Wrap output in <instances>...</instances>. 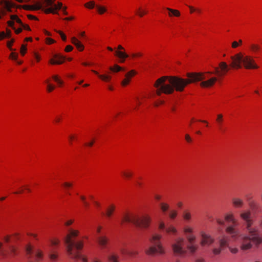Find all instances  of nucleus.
Segmentation results:
<instances>
[{"label": "nucleus", "mask_w": 262, "mask_h": 262, "mask_svg": "<svg viewBox=\"0 0 262 262\" xmlns=\"http://www.w3.org/2000/svg\"><path fill=\"white\" fill-rule=\"evenodd\" d=\"M208 75L207 73H188V78L187 79L176 76H162L158 78L154 84V87L157 89L156 94L158 96L162 93L171 94L174 90L182 92L188 84L206 79L208 77Z\"/></svg>", "instance_id": "f257e3e1"}, {"label": "nucleus", "mask_w": 262, "mask_h": 262, "mask_svg": "<svg viewBox=\"0 0 262 262\" xmlns=\"http://www.w3.org/2000/svg\"><path fill=\"white\" fill-rule=\"evenodd\" d=\"M80 232L78 230L69 228L66 236L64 242L68 254L76 259L81 260L82 262H88L87 258L81 253L83 247L84 242L88 239V236H83L77 240Z\"/></svg>", "instance_id": "f03ea898"}, {"label": "nucleus", "mask_w": 262, "mask_h": 262, "mask_svg": "<svg viewBox=\"0 0 262 262\" xmlns=\"http://www.w3.org/2000/svg\"><path fill=\"white\" fill-rule=\"evenodd\" d=\"M231 60L230 67L234 69L244 68L247 70H251L259 68L253 57L242 52H238L231 56Z\"/></svg>", "instance_id": "7ed1b4c3"}, {"label": "nucleus", "mask_w": 262, "mask_h": 262, "mask_svg": "<svg viewBox=\"0 0 262 262\" xmlns=\"http://www.w3.org/2000/svg\"><path fill=\"white\" fill-rule=\"evenodd\" d=\"M151 219L148 214H144L139 216L134 213H126L123 216L121 224L132 223L137 227L141 229L148 228L151 223Z\"/></svg>", "instance_id": "20e7f679"}, {"label": "nucleus", "mask_w": 262, "mask_h": 262, "mask_svg": "<svg viewBox=\"0 0 262 262\" xmlns=\"http://www.w3.org/2000/svg\"><path fill=\"white\" fill-rule=\"evenodd\" d=\"M229 70L228 64L226 62L222 61L219 64V67H216L213 72H207L203 73L208 74V77L202 81L200 85L202 88H210L213 86L217 80L216 77H210L212 74L216 75L218 77H222L225 76Z\"/></svg>", "instance_id": "39448f33"}, {"label": "nucleus", "mask_w": 262, "mask_h": 262, "mask_svg": "<svg viewBox=\"0 0 262 262\" xmlns=\"http://www.w3.org/2000/svg\"><path fill=\"white\" fill-rule=\"evenodd\" d=\"M19 238L17 233L13 235H7L4 236L3 240L6 244H8V248L3 247L2 243L0 242V255L3 256H14L17 254V249L12 244Z\"/></svg>", "instance_id": "423d86ee"}, {"label": "nucleus", "mask_w": 262, "mask_h": 262, "mask_svg": "<svg viewBox=\"0 0 262 262\" xmlns=\"http://www.w3.org/2000/svg\"><path fill=\"white\" fill-rule=\"evenodd\" d=\"M225 221L231 225L228 226L225 229L226 233L230 235L231 238L237 239L240 236V231L237 229L238 221L235 217L232 212L226 213L224 216Z\"/></svg>", "instance_id": "0eeeda50"}, {"label": "nucleus", "mask_w": 262, "mask_h": 262, "mask_svg": "<svg viewBox=\"0 0 262 262\" xmlns=\"http://www.w3.org/2000/svg\"><path fill=\"white\" fill-rule=\"evenodd\" d=\"M162 236L159 234H154L149 239L151 246L147 248L145 253L148 255H162L165 253V249L160 241Z\"/></svg>", "instance_id": "6e6552de"}, {"label": "nucleus", "mask_w": 262, "mask_h": 262, "mask_svg": "<svg viewBox=\"0 0 262 262\" xmlns=\"http://www.w3.org/2000/svg\"><path fill=\"white\" fill-rule=\"evenodd\" d=\"M44 5L45 8L43 9V12L46 14H58V11L62 9V11L64 15H67L68 14L67 11V7H62V3L61 2H58L57 4L55 3V0H44Z\"/></svg>", "instance_id": "1a4fd4ad"}, {"label": "nucleus", "mask_w": 262, "mask_h": 262, "mask_svg": "<svg viewBox=\"0 0 262 262\" xmlns=\"http://www.w3.org/2000/svg\"><path fill=\"white\" fill-rule=\"evenodd\" d=\"M26 252L28 262H39L42 259V252L31 244L26 246Z\"/></svg>", "instance_id": "9d476101"}, {"label": "nucleus", "mask_w": 262, "mask_h": 262, "mask_svg": "<svg viewBox=\"0 0 262 262\" xmlns=\"http://www.w3.org/2000/svg\"><path fill=\"white\" fill-rule=\"evenodd\" d=\"M234 242L240 241V248L243 250H247L252 247V240L250 236L248 235L242 234L240 233V236L237 239L231 238Z\"/></svg>", "instance_id": "9b49d317"}, {"label": "nucleus", "mask_w": 262, "mask_h": 262, "mask_svg": "<svg viewBox=\"0 0 262 262\" xmlns=\"http://www.w3.org/2000/svg\"><path fill=\"white\" fill-rule=\"evenodd\" d=\"M184 240L182 237L176 239L172 245V248L175 255L183 256L187 253V250L183 248Z\"/></svg>", "instance_id": "f8f14e48"}, {"label": "nucleus", "mask_w": 262, "mask_h": 262, "mask_svg": "<svg viewBox=\"0 0 262 262\" xmlns=\"http://www.w3.org/2000/svg\"><path fill=\"white\" fill-rule=\"evenodd\" d=\"M251 226H246L249 234V236L251 238L253 244L256 246L262 244V236L260 237L258 235V230L256 228L252 227Z\"/></svg>", "instance_id": "ddd939ff"}, {"label": "nucleus", "mask_w": 262, "mask_h": 262, "mask_svg": "<svg viewBox=\"0 0 262 262\" xmlns=\"http://www.w3.org/2000/svg\"><path fill=\"white\" fill-rule=\"evenodd\" d=\"M196 237L194 235H187V239L188 241V244L187 246V249L191 253H194L198 248V245L195 243Z\"/></svg>", "instance_id": "4468645a"}, {"label": "nucleus", "mask_w": 262, "mask_h": 262, "mask_svg": "<svg viewBox=\"0 0 262 262\" xmlns=\"http://www.w3.org/2000/svg\"><path fill=\"white\" fill-rule=\"evenodd\" d=\"M239 216L246 223V226H252L253 223V220L251 216V212L249 210L242 211Z\"/></svg>", "instance_id": "2eb2a0df"}, {"label": "nucleus", "mask_w": 262, "mask_h": 262, "mask_svg": "<svg viewBox=\"0 0 262 262\" xmlns=\"http://www.w3.org/2000/svg\"><path fill=\"white\" fill-rule=\"evenodd\" d=\"M137 74V72L135 70H132L127 72L124 78L121 82V85L122 87H126L128 85L132 80V79Z\"/></svg>", "instance_id": "dca6fc26"}, {"label": "nucleus", "mask_w": 262, "mask_h": 262, "mask_svg": "<svg viewBox=\"0 0 262 262\" xmlns=\"http://www.w3.org/2000/svg\"><path fill=\"white\" fill-rule=\"evenodd\" d=\"M214 239L211 236L204 232L201 233V240L200 244L203 246H208L212 244Z\"/></svg>", "instance_id": "f3484780"}, {"label": "nucleus", "mask_w": 262, "mask_h": 262, "mask_svg": "<svg viewBox=\"0 0 262 262\" xmlns=\"http://www.w3.org/2000/svg\"><path fill=\"white\" fill-rule=\"evenodd\" d=\"M44 0H43L42 4H41L40 3H37L34 5H24L23 6H21V7L26 10H31V11H35V10H38L41 9L42 7H43L42 9V10L43 11V9L45 8H48V7H45L44 5Z\"/></svg>", "instance_id": "a211bd4d"}, {"label": "nucleus", "mask_w": 262, "mask_h": 262, "mask_svg": "<svg viewBox=\"0 0 262 262\" xmlns=\"http://www.w3.org/2000/svg\"><path fill=\"white\" fill-rule=\"evenodd\" d=\"M65 57L59 54H54L52 58L49 60V63L51 64H61L64 61Z\"/></svg>", "instance_id": "6ab92c4d"}, {"label": "nucleus", "mask_w": 262, "mask_h": 262, "mask_svg": "<svg viewBox=\"0 0 262 262\" xmlns=\"http://www.w3.org/2000/svg\"><path fill=\"white\" fill-rule=\"evenodd\" d=\"M91 72L97 75L103 82L108 83L112 80V76L109 74H100L97 71L95 70H91Z\"/></svg>", "instance_id": "aec40b11"}, {"label": "nucleus", "mask_w": 262, "mask_h": 262, "mask_svg": "<svg viewBox=\"0 0 262 262\" xmlns=\"http://www.w3.org/2000/svg\"><path fill=\"white\" fill-rule=\"evenodd\" d=\"M116 210V205L114 204H110L105 208V216L107 218H111Z\"/></svg>", "instance_id": "412c9836"}, {"label": "nucleus", "mask_w": 262, "mask_h": 262, "mask_svg": "<svg viewBox=\"0 0 262 262\" xmlns=\"http://www.w3.org/2000/svg\"><path fill=\"white\" fill-rule=\"evenodd\" d=\"M71 41L72 44H73L76 48L77 49V50L81 52L84 50V45L81 43V42L76 37L73 36L71 39Z\"/></svg>", "instance_id": "4be33fe9"}, {"label": "nucleus", "mask_w": 262, "mask_h": 262, "mask_svg": "<svg viewBox=\"0 0 262 262\" xmlns=\"http://www.w3.org/2000/svg\"><path fill=\"white\" fill-rule=\"evenodd\" d=\"M165 10L167 11V15L170 18L172 17H179L181 16V12L177 9L166 7Z\"/></svg>", "instance_id": "5701e85b"}, {"label": "nucleus", "mask_w": 262, "mask_h": 262, "mask_svg": "<svg viewBox=\"0 0 262 262\" xmlns=\"http://www.w3.org/2000/svg\"><path fill=\"white\" fill-rule=\"evenodd\" d=\"M0 4L8 11H11V9L14 8L15 6V4L14 3L11 1L6 0L1 1Z\"/></svg>", "instance_id": "b1692460"}, {"label": "nucleus", "mask_w": 262, "mask_h": 262, "mask_svg": "<svg viewBox=\"0 0 262 262\" xmlns=\"http://www.w3.org/2000/svg\"><path fill=\"white\" fill-rule=\"evenodd\" d=\"M232 204L236 208H241L243 207L244 202L242 199L235 197L232 199Z\"/></svg>", "instance_id": "393cba45"}, {"label": "nucleus", "mask_w": 262, "mask_h": 262, "mask_svg": "<svg viewBox=\"0 0 262 262\" xmlns=\"http://www.w3.org/2000/svg\"><path fill=\"white\" fill-rule=\"evenodd\" d=\"M115 55L119 58L120 63H124L125 59L129 57L128 54L122 51H116Z\"/></svg>", "instance_id": "a878e982"}, {"label": "nucleus", "mask_w": 262, "mask_h": 262, "mask_svg": "<svg viewBox=\"0 0 262 262\" xmlns=\"http://www.w3.org/2000/svg\"><path fill=\"white\" fill-rule=\"evenodd\" d=\"M224 120V116L222 114L217 115L215 121L219 130H222Z\"/></svg>", "instance_id": "bb28decb"}, {"label": "nucleus", "mask_w": 262, "mask_h": 262, "mask_svg": "<svg viewBox=\"0 0 262 262\" xmlns=\"http://www.w3.org/2000/svg\"><path fill=\"white\" fill-rule=\"evenodd\" d=\"M229 238L228 236L224 235L219 239L220 247L222 248L229 246Z\"/></svg>", "instance_id": "cd10ccee"}, {"label": "nucleus", "mask_w": 262, "mask_h": 262, "mask_svg": "<svg viewBox=\"0 0 262 262\" xmlns=\"http://www.w3.org/2000/svg\"><path fill=\"white\" fill-rule=\"evenodd\" d=\"M249 51L253 53H256L260 49V46L256 43H251L248 46Z\"/></svg>", "instance_id": "c85d7f7f"}, {"label": "nucleus", "mask_w": 262, "mask_h": 262, "mask_svg": "<svg viewBox=\"0 0 262 262\" xmlns=\"http://www.w3.org/2000/svg\"><path fill=\"white\" fill-rule=\"evenodd\" d=\"M108 262H119V256L117 254L111 252L107 257Z\"/></svg>", "instance_id": "c756f323"}, {"label": "nucleus", "mask_w": 262, "mask_h": 262, "mask_svg": "<svg viewBox=\"0 0 262 262\" xmlns=\"http://www.w3.org/2000/svg\"><path fill=\"white\" fill-rule=\"evenodd\" d=\"M96 10L99 15H103L107 11V9L105 6L100 5H96Z\"/></svg>", "instance_id": "7c9ffc66"}, {"label": "nucleus", "mask_w": 262, "mask_h": 262, "mask_svg": "<svg viewBox=\"0 0 262 262\" xmlns=\"http://www.w3.org/2000/svg\"><path fill=\"white\" fill-rule=\"evenodd\" d=\"M108 242V239L106 236H100L98 238V244L102 248H104L106 246Z\"/></svg>", "instance_id": "2f4dec72"}, {"label": "nucleus", "mask_w": 262, "mask_h": 262, "mask_svg": "<svg viewBox=\"0 0 262 262\" xmlns=\"http://www.w3.org/2000/svg\"><path fill=\"white\" fill-rule=\"evenodd\" d=\"M122 176L126 179H130L133 177V172L130 169H125L121 172Z\"/></svg>", "instance_id": "473e14b6"}, {"label": "nucleus", "mask_w": 262, "mask_h": 262, "mask_svg": "<svg viewBox=\"0 0 262 262\" xmlns=\"http://www.w3.org/2000/svg\"><path fill=\"white\" fill-rule=\"evenodd\" d=\"M53 80L56 82L57 85L59 87H61L64 84L63 81L57 75H54L52 76Z\"/></svg>", "instance_id": "72a5a7b5"}, {"label": "nucleus", "mask_w": 262, "mask_h": 262, "mask_svg": "<svg viewBox=\"0 0 262 262\" xmlns=\"http://www.w3.org/2000/svg\"><path fill=\"white\" fill-rule=\"evenodd\" d=\"M166 233L171 235H176L177 233V230L172 225H169L165 228Z\"/></svg>", "instance_id": "f704fd0d"}, {"label": "nucleus", "mask_w": 262, "mask_h": 262, "mask_svg": "<svg viewBox=\"0 0 262 262\" xmlns=\"http://www.w3.org/2000/svg\"><path fill=\"white\" fill-rule=\"evenodd\" d=\"M159 206L161 211L163 213L166 212L169 208V204L167 203L164 202L160 203Z\"/></svg>", "instance_id": "c9c22d12"}, {"label": "nucleus", "mask_w": 262, "mask_h": 262, "mask_svg": "<svg viewBox=\"0 0 262 262\" xmlns=\"http://www.w3.org/2000/svg\"><path fill=\"white\" fill-rule=\"evenodd\" d=\"M49 257L51 261H56L58 258V254L55 250H51V252L49 254Z\"/></svg>", "instance_id": "e433bc0d"}, {"label": "nucleus", "mask_w": 262, "mask_h": 262, "mask_svg": "<svg viewBox=\"0 0 262 262\" xmlns=\"http://www.w3.org/2000/svg\"><path fill=\"white\" fill-rule=\"evenodd\" d=\"M184 232L185 234L186 237H187V235H194L193 234V228L189 226H186L184 228Z\"/></svg>", "instance_id": "4c0bfd02"}, {"label": "nucleus", "mask_w": 262, "mask_h": 262, "mask_svg": "<svg viewBox=\"0 0 262 262\" xmlns=\"http://www.w3.org/2000/svg\"><path fill=\"white\" fill-rule=\"evenodd\" d=\"M183 217L184 220L189 221L191 219V214L189 210H186L183 212Z\"/></svg>", "instance_id": "58836bf2"}, {"label": "nucleus", "mask_w": 262, "mask_h": 262, "mask_svg": "<svg viewBox=\"0 0 262 262\" xmlns=\"http://www.w3.org/2000/svg\"><path fill=\"white\" fill-rule=\"evenodd\" d=\"M109 70L114 73L119 72L123 70V68L118 64H115L114 66L110 67Z\"/></svg>", "instance_id": "ea45409f"}, {"label": "nucleus", "mask_w": 262, "mask_h": 262, "mask_svg": "<svg viewBox=\"0 0 262 262\" xmlns=\"http://www.w3.org/2000/svg\"><path fill=\"white\" fill-rule=\"evenodd\" d=\"M25 190H26L28 192H31V189L29 188L28 186H24L20 188L19 190L15 191L14 193L21 194L23 193Z\"/></svg>", "instance_id": "a19ab883"}, {"label": "nucleus", "mask_w": 262, "mask_h": 262, "mask_svg": "<svg viewBox=\"0 0 262 262\" xmlns=\"http://www.w3.org/2000/svg\"><path fill=\"white\" fill-rule=\"evenodd\" d=\"M59 243V240L57 238H53L51 241V250H55V248L57 246Z\"/></svg>", "instance_id": "79ce46f5"}, {"label": "nucleus", "mask_w": 262, "mask_h": 262, "mask_svg": "<svg viewBox=\"0 0 262 262\" xmlns=\"http://www.w3.org/2000/svg\"><path fill=\"white\" fill-rule=\"evenodd\" d=\"M85 7H86L88 9H92L94 8H96V5L94 1H92L90 2H89L84 4Z\"/></svg>", "instance_id": "37998d69"}, {"label": "nucleus", "mask_w": 262, "mask_h": 262, "mask_svg": "<svg viewBox=\"0 0 262 262\" xmlns=\"http://www.w3.org/2000/svg\"><path fill=\"white\" fill-rule=\"evenodd\" d=\"M69 142L70 145L73 144V142L77 139V135L76 134H70L69 136Z\"/></svg>", "instance_id": "c03bdc74"}, {"label": "nucleus", "mask_w": 262, "mask_h": 262, "mask_svg": "<svg viewBox=\"0 0 262 262\" xmlns=\"http://www.w3.org/2000/svg\"><path fill=\"white\" fill-rule=\"evenodd\" d=\"M178 215V211L176 210H171L169 211V217L173 220Z\"/></svg>", "instance_id": "a18cd8bd"}, {"label": "nucleus", "mask_w": 262, "mask_h": 262, "mask_svg": "<svg viewBox=\"0 0 262 262\" xmlns=\"http://www.w3.org/2000/svg\"><path fill=\"white\" fill-rule=\"evenodd\" d=\"M73 185V184L72 182H64L62 184V187L66 189L71 188Z\"/></svg>", "instance_id": "49530a36"}, {"label": "nucleus", "mask_w": 262, "mask_h": 262, "mask_svg": "<svg viewBox=\"0 0 262 262\" xmlns=\"http://www.w3.org/2000/svg\"><path fill=\"white\" fill-rule=\"evenodd\" d=\"M80 199L82 202L83 205L85 207L88 208L89 206V202L86 200V198L85 196L81 195L79 196Z\"/></svg>", "instance_id": "de8ad7c7"}, {"label": "nucleus", "mask_w": 262, "mask_h": 262, "mask_svg": "<svg viewBox=\"0 0 262 262\" xmlns=\"http://www.w3.org/2000/svg\"><path fill=\"white\" fill-rule=\"evenodd\" d=\"M27 51V45L23 44L20 47V53L22 56H24Z\"/></svg>", "instance_id": "09e8293b"}, {"label": "nucleus", "mask_w": 262, "mask_h": 262, "mask_svg": "<svg viewBox=\"0 0 262 262\" xmlns=\"http://www.w3.org/2000/svg\"><path fill=\"white\" fill-rule=\"evenodd\" d=\"M15 40L14 39H12L10 41H8L7 43V47L11 50L13 51L15 50V49H12V46Z\"/></svg>", "instance_id": "8fccbe9b"}, {"label": "nucleus", "mask_w": 262, "mask_h": 262, "mask_svg": "<svg viewBox=\"0 0 262 262\" xmlns=\"http://www.w3.org/2000/svg\"><path fill=\"white\" fill-rule=\"evenodd\" d=\"M55 89V86L53 84H48V85H47V91L48 92V93H51L52 92H53Z\"/></svg>", "instance_id": "3c124183"}, {"label": "nucleus", "mask_w": 262, "mask_h": 262, "mask_svg": "<svg viewBox=\"0 0 262 262\" xmlns=\"http://www.w3.org/2000/svg\"><path fill=\"white\" fill-rule=\"evenodd\" d=\"M143 54L141 52H137V53H133L131 55H130V57L134 59V58H140L142 56Z\"/></svg>", "instance_id": "603ef678"}, {"label": "nucleus", "mask_w": 262, "mask_h": 262, "mask_svg": "<svg viewBox=\"0 0 262 262\" xmlns=\"http://www.w3.org/2000/svg\"><path fill=\"white\" fill-rule=\"evenodd\" d=\"M9 58L14 60H17L18 58V54L17 53L12 52L11 53Z\"/></svg>", "instance_id": "864d4df0"}, {"label": "nucleus", "mask_w": 262, "mask_h": 262, "mask_svg": "<svg viewBox=\"0 0 262 262\" xmlns=\"http://www.w3.org/2000/svg\"><path fill=\"white\" fill-rule=\"evenodd\" d=\"M146 14L147 12L141 9H139L137 13V14L140 17H143L144 15Z\"/></svg>", "instance_id": "5fc2aeb1"}, {"label": "nucleus", "mask_w": 262, "mask_h": 262, "mask_svg": "<svg viewBox=\"0 0 262 262\" xmlns=\"http://www.w3.org/2000/svg\"><path fill=\"white\" fill-rule=\"evenodd\" d=\"M45 42L47 45H51L55 42V40L51 38L47 37L45 39Z\"/></svg>", "instance_id": "6e6d98bb"}, {"label": "nucleus", "mask_w": 262, "mask_h": 262, "mask_svg": "<svg viewBox=\"0 0 262 262\" xmlns=\"http://www.w3.org/2000/svg\"><path fill=\"white\" fill-rule=\"evenodd\" d=\"M223 248H214L212 250L213 253L215 255L219 254Z\"/></svg>", "instance_id": "4d7b16f0"}, {"label": "nucleus", "mask_w": 262, "mask_h": 262, "mask_svg": "<svg viewBox=\"0 0 262 262\" xmlns=\"http://www.w3.org/2000/svg\"><path fill=\"white\" fill-rule=\"evenodd\" d=\"M229 249L231 253L233 254L237 253L238 251V249L236 247H229Z\"/></svg>", "instance_id": "13d9d810"}, {"label": "nucleus", "mask_w": 262, "mask_h": 262, "mask_svg": "<svg viewBox=\"0 0 262 262\" xmlns=\"http://www.w3.org/2000/svg\"><path fill=\"white\" fill-rule=\"evenodd\" d=\"M60 35V37L63 41H66L67 39L66 35L61 31H58L57 32Z\"/></svg>", "instance_id": "bf43d9fd"}, {"label": "nucleus", "mask_w": 262, "mask_h": 262, "mask_svg": "<svg viewBox=\"0 0 262 262\" xmlns=\"http://www.w3.org/2000/svg\"><path fill=\"white\" fill-rule=\"evenodd\" d=\"M74 220L73 219H70V220L67 221L64 223V225L68 227V226H71L74 223Z\"/></svg>", "instance_id": "052dcab7"}, {"label": "nucleus", "mask_w": 262, "mask_h": 262, "mask_svg": "<svg viewBox=\"0 0 262 262\" xmlns=\"http://www.w3.org/2000/svg\"><path fill=\"white\" fill-rule=\"evenodd\" d=\"M34 57L35 59L36 62H39L41 60V57L40 55L37 53H34Z\"/></svg>", "instance_id": "680f3d73"}, {"label": "nucleus", "mask_w": 262, "mask_h": 262, "mask_svg": "<svg viewBox=\"0 0 262 262\" xmlns=\"http://www.w3.org/2000/svg\"><path fill=\"white\" fill-rule=\"evenodd\" d=\"M95 143V140L93 139L90 141L85 143V145L88 147H92Z\"/></svg>", "instance_id": "e2e57ef3"}, {"label": "nucleus", "mask_w": 262, "mask_h": 262, "mask_svg": "<svg viewBox=\"0 0 262 262\" xmlns=\"http://www.w3.org/2000/svg\"><path fill=\"white\" fill-rule=\"evenodd\" d=\"M73 49V47L71 45H68L66 47L64 51L66 52H70Z\"/></svg>", "instance_id": "0e129e2a"}, {"label": "nucleus", "mask_w": 262, "mask_h": 262, "mask_svg": "<svg viewBox=\"0 0 262 262\" xmlns=\"http://www.w3.org/2000/svg\"><path fill=\"white\" fill-rule=\"evenodd\" d=\"M5 33H6V38H9L11 37V31L10 29H6V32Z\"/></svg>", "instance_id": "69168bd1"}, {"label": "nucleus", "mask_w": 262, "mask_h": 262, "mask_svg": "<svg viewBox=\"0 0 262 262\" xmlns=\"http://www.w3.org/2000/svg\"><path fill=\"white\" fill-rule=\"evenodd\" d=\"M135 103V105H136L135 108L138 107L141 104V102L140 99L138 98H137L136 99Z\"/></svg>", "instance_id": "338daca9"}, {"label": "nucleus", "mask_w": 262, "mask_h": 262, "mask_svg": "<svg viewBox=\"0 0 262 262\" xmlns=\"http://www.w3.org/2000/svg\"><path fill=\"white\" fill-rule=\"evenodd\" d=\"M239 46L237 41H234L231 43V47L233 49H236L238 48Z\"/></svg>", "instance_id": "774afa93"}]
</instances>
